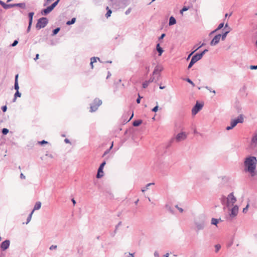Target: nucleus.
Listing matches in <instances>:
<instances>
[{"label": "nucleus", "mask_w": 257, "mask_h": 257, "mask_svg": "<svg viewBox=\"0 0 257 257\" xmlns=\"http://www.w3.org/2000/svg\"><path fill=\"white\" fill-rule=\"evenodd\" d=\"M176 23V21L175 18L173 16H171L169 19V25L170 26L173 25Z\"/></svg>", "instance_id": "nucleus-23"}, {"label": "nucleus", "mask_w": 257, "mask_h": 257, "mask_svg": "<svg viewBox=\"0 0 257 257\" xmlns=\"http://www.w3.org/2000/svg\"><path fill=\"white\" fill-rule=\"evenodd\" d=\"M60 0H57L56 2H55L53 4L51 5V6L55 8L56 6L58 5V3L59 2Z\"/></svg>", "instance_id": "nucleus-43"}, {"label": "nucleus", "mask_w": 257, "mask_h": 257, "mask_svg": "<svg viewBox=\"0 0 257 257\" xmlns=\"http://www.w3.org/2000/svg\"><path fill=\"white\" fill-rule=\"evenodd\" d=\"M64 141H65V142L66 143H70V141H69V140L68 139H65Z\"/></svg>", "instance_id": "nucleus-61"}, {"label": "nucleus", "mask_w": 257, "mask_h": 257, "mask_svg": "<svg viewBox=\"0 0 257 257\" xmlns=\"http://www.w3.org/2000/svg\"><path fill=\"white\" fill-rule=\"evenodd\" d=\"M158 110V105H156L155 107H154L153 109H152V111L156 112V111H157V110Z\"/></svg>", "instance_id": "nucleus-48"}, {"label": "nucleus", "mask_w": 257, "mask_h": 257, "mask_svg": "<svg viewBox=\"0 0 257 257\" xmlns=\"http://www.w3.org/2000/svg\"><path fill=\"white\" fill-rule=\"evenodd\" d=\"M205 88L206 89H207V90H208L209 91L212 92H213L214 94L215 93V90H212V91L210 87H209L208 86H205Z\"/></svg>", "instance_id": "nucleus-49"}, {"label": "nucleus", "mask_w": 257, "mask_h": 257, "mask_svg": "<svg viewBox=\"0 0 257 257\" xmlns=\"http://www.w3.org/2000/svg\"><path fill=\"white\" fill-rule=\"evenodd\" d=\"M217 30H216V29L215 30H214V31H212V32L210 33L209 36H210V35H212V34H214V33H215V32H217Z\"/></svg>", "instance_id": "nucleus-59"}, {"label": "nucleus", "mask_w": 257, "mask_h": 257, "mask_svg": "<svg viewBox=\"0 0 257 257\" xmlns=\"http://www.w3.org/2000/svg\"><path fill=\"white\" fill-rule=\"evenodd\" d=\"M155 81L156 82L157 81V79L155 80V78L154 76H151L149 80H148V82H149V83L154 82Z\"/></svg>", "instance_id": "nucleus-36"}, {"label": "nucleus", "mask_w": 257, "mask_h": 257, "mask_svg": "<svg viewBox=\"0 0 257 257\" xmlns=\"http://www.w3.org/2000/svg\"><path fill=\"white\" fill-rule=\"evenodd\" d=\"M175 207L179 210L180 212H182L183 211V209L182 208L179 207L178 205H176Z\"/></svg>", "instance_id": "nucleus-54"}, {"label": "nucleus", "mask_w": 257, "mask_h": 257, "mask_svg": "<svg viewBox=\"0 0 257 257\" xmlns=\"http://www.w3.org/2000/svg\"><path fill=\"white\" fill-rule=\"evenodd\" d=\"M250 69H252V70H253V69H257V65H255H255H251L250 66Z\"/></svg>", "instance_id": "nucleus-52"}, {"label": "nucleus", "mask_w": 257, "mask_h": 257, "mask_svg": "<svg viewBox=\"0 0 257 257\" xmlns=\"http://www.w3.org/2000/svg\"><path fill=\"white\" fill-rule=\"evenodd\" d=\"M184 80L186 81L188 83H189L193 87L195 86V84L193 83V82L189 78H186L184 79Z\"/></svg>", "instance_id": "nucleus-32"}, {"label": "nucleus", "mask_w": 257, "mask_h": 257, "mask_svg": "<svg viewBox=\"0 0 257 257\" xmlns=\"http://www.w3.org/2000/svg\"><path fill=\"white\" fill-rule=\"evenodd\" d=\"M128 257H134L133 253H129Z\"/></svg>", "instance_id": "nucleus-62"}, {"label": "nucleus", "mask_w": 257, "mask_h": 257, "mask_svg": "<svg viewBox=\"0 0 257 257\" xmlns=\"http://www.w3.org/2000/svg\"><path fill=\"white\" fill-rule=\"evenodd\" d=\"M169 253H166L164 255V257H169Z\"/></svg>", "instance_id": "nucleus-64"}, {"label": "nucleus", "mask_w": 257, "mask_h": 257, "mask_svg": "<svg viewBox=\"0 0 257 257\" xmlns=\"http://www.w3.org/2000/svg\"><path fill=\"white\" fill-rule=\"evenodd\" d=\"M194 134L197 135L202 136V134L198 132L196 129L194 130Z\"/></svg>", "instance_id": "nucleus-53"}, {"label": "nucleus", "mask_w": 257, "mask_h": 257, "mask_svg": "<svg viewBox=\"0 0 257 257\" xmlns=\"http://www.w3.org/2000/svg\"><path fill=\"white\" fill-rule=\"evenodd\" d=\"M54 8L51 5L47 7V8L43 9L41 11V14L43 16H46L52 12Z\"/></svg>", "instance_id": "nucleus-13"}, {"label": "nucleus", "mask_w": 257, "mask_h": 257, "mask_svg": "<svg viewBox=\"0 0 257 257\" xmlns=\"http://www.w3.org/2000/svg\"><path fill=\"white\" fill-rule=\"evenodd\" d=\"M38 143L40 145H43V144H48V142H47L45 140H43L42 141L38 142Z\"/></svg>", "instance_id": "nucleus-44"}, {"label": "nucleus", "mask_w": 257, "mask_h": 257, "mask_svg": "<svg viewBox=\"0 0 257 257\" xmlns=\"http://www.w3.org/2000/svg\"><path fill=\"white\" fill-rule=\"evenodd\" d=\"M204 45V43H202L200 46H199L198 48H197L196 49H195L193 52H192L187 57V60H189L191 57V56L198 49H199L201 47L203 46Z\"/></svg>", "instance_id": "nucleus-26"}, {"label": "nucleus", "mask_w": 257, "mask_h": 257, "mask_svg": "<svg viewBox=\"0 0 257 257\" xmlns=\"http://www.w3.org/2000/svg\"><path fill=\"white\" fill-rule=\"evenodd\" d=\"M75 21H76V19L75 18H73L71 19V21H69L67 22L66 24L67 25H70L73 24L75 22Z\"/></svg>", "instance_id": "nucleus-31"}, {"label": "nucleus", "mask_w": 257, "mask_h": 257, "mask_svg": "<svg viewBox=\"0 0 257 257\" xmlns=\"http://www.w3.org/2000/svg\"><path fill=\"white\" fill-rule=\"evenodd\" d=\"M165 36V34H162L161 36L159 38V40L163 39Z\"/></svg>", "instance_id": "nucleus-55"}, {"label": "nucleus", "mask_w": 257, "mask_h": 257, "mask_svg": "<svg viewBox=\"0 0 257 257\" xmlns=\"http://www.w3.org/2000/svg\"><path fill=\"white\" fill-rule=\"evenodd\" d=\"M243 121V117L242 114L239 115L237 118L233 119L230 122V125L226 127L227 130H230L236 125L238 123H242Z\"/></svg>", "instance_id": "nucleus-4"}, {"label": "nucleus", "mask_w": 257, "mask_h": 257, "mask_svg": "<svg viewBox=\"0 0 257 257\" xmlns=\"http://www.w3.org/2000/svg\"><path fill=\"white\" fill-rule=\"evenodd\" d=\"M105 164H106V163L105 161H104L100 164V165L98 169L97 174L96 175V177L97 178H100L103 176V168Z\"/></svg>", "instance_id": "nucleus-11"}, {"label": "nucleus", "mask_w": 257, "mask_h": 257, "mask_svg": "<svg viewBox=\"0 0 257 257\" xmlns=\"http://www.w3.org/2000/svg\"><path fill=\"white\" fill-rule=\"evenodd\" d=\"M187 134L185 132H181L178 134L176 137L172 138L170 141V143L175 140L177 142H180L185 140L187 138Z\"/></svg>", "instance_id": "nucleus-6"}, {"label": "nucleus", "mask_w": 257, "mask_h": 257, "mask_svg": "<svg viewBox=\"0 0 257 257\" xmlns=\"http://www.w3.org/2000/svg\"><path fill=\"white\" fill-rule=\"evenodd\" d=\"M141 98L142 97L139 94V97L137 99V100H136L137 103H140V100H141Z\"/></svg>", "instance_id": "nucleus-56"}, {"label": "nucleus", "mask_w": 257, "mask_h": 257, "mask_svg": "<svg viewBox=\"0 0 257 257\" xmlns=\"http://www.w3.org/2000/svg\"><path fill=\"white\" fill-rule=\"evenodd\" d=\"M194 222L197 231L202 230L206 223V217L204 215H200L194 219Z\"/></svg>", "instance_id": "nucleus-2"}, {"label": "nucleus", "mask_w": 257, "mask_h": 257, "mask_svg": "<svg viewBox=\"0 0 257 257\" xmlns=\"http://www.w3.org/2000/svg\"><path fill=\"white\" fill-rule=\"evenodd\" d=\"M111 13H112L111 11L110 10H108L107 11L106 14H105L106 17L107 18L109 17H110V15H111Z\"/></svg>", "instance_id": "nucleus-40"}, {"label": "nucleus", "mask_w": 257, "mask_h": 257, "mask_svg": "<svg viewBox=\"0 0 257 257\" xmlns=\"http://www.w3.org/2000/svg\"><path fill=\"white\" fill-rule=\"evenodd\" d=\"M57 245H52L50 247L49 249H50V250H53V249H54L57 248Z\"/></svg>", "instance_id": "nucleus-46"}, {"label": "nucleus", "mask_w": 257, "mask_h": 257, "mask_svg": "<svg viewBox=\"0 0 257 257\" xmlns=\"http://www.w3.org/2000/svg\"><path fill=\"white\" fill-rule=\"evenodd\" d=\"M29 18H30V20H29V26H28V32H29L30 31L31 26V24L32 23V13H30L29 14Z\"/></svg>", "instance_id": "nucleus-22"}, {"label": "nucleus", "mask_w": 257, "mask_h": 257, "mask_svg": "<svg viewBox=\"0 0 257 257\" xmlns=\"http://www.w3.org/2000/svg\"><path fill=\"white\" fill-rule=\"evenodd\" d=\"M48 23V20L47 18L42 17L39 19L36 25V28L39 30L44 28Z\"/></svg>", "instance_id": "nucleus-5"}, {"label": "nucleus", "mask_w": 257, "mask_h": 257, "mask_svg": "<svg viewBox=\"0 0 257 257\" xmlns=\"http://www.w3.org/2000/svg\"><path fill=\"white\" fill-rule=\"evenodd\" d=\"M32 215V212L28 216V217L27 218V222H26V224H28L30 221Z\"/></svg>", "instance_id": "nucleus-37"}, {"label": "nucleus", "mask_w": 257, "mask_h": 257, "mask_svg": "<svg viewBox=\"0 0 257 257\" xmlns=\"http://www.w3.org/2000/svg\"><path fill=\"white\" fill-rule=\"evenodd\" d=\"M238 212V207L234 205L231 209L230 215L236 216Z\"/></svg>", "instance_id": "nucleus-17"}, {"label": "nucleus", "mask_w": 257, "mask_h": 257, "mask_svg": "<svg viewBox=\"0 0 257 257\" xmlns=\"http://www.w3.org/2000/svg\"><path fill=\"white\" fill-rule=\"evenodd\" d=\"M219 222V220L214 218H212L211 219V224L213 225H216Z\"/></svg>", "instance_id": "nucleus-30"}, {"label": "nucleus", "mask_w": 257, "mask_h": 257, "mask_svg": "<svg viewBox=\"0 0 257 257\" xmlns=\"http://www.w3.org/2000/svg\"><path fill=\"white\" fill-rule=\"evenodd\" d=\"M2 110H3V111L4 112H5L7 111V107L6 105H5V106H3L2 107Z\"/></svg>", "instance_id": "nucleus-50"}, {"label": "nucleus", "mask_w": 257, "mask_h": 257, "mask_svg": "<svg viewBox=\"0 0 257 257\" xmlns=\"http://www.w3.org/2000/svg\"><path fill=\"white\" fill-rule=\"evenodd\" d=\"M149 84V82H148V81H145V82H144L143 83V88H146L148 86Z\"/></svg>", "instance_id": "nucleus-33"}, {"label": "nucleus", "mask_w": 257, "mask_h": 257, "mask_svg": "<svg viewBox=\"0 0 257 257\" xmlns=\"http://www.w3.org/2000/svg\"><path fill=\"white\" fill-rule=\"evenodd\" d=\"M163 70V67L161 65H157L153 71V75H157L158 74V76L157 78V80H159L160 77V72Z\"/></svg>", "instance_id": "nucleus-10"}, {"label": "nucleus", "mask_w": 257, "mask_h": 257, "mask_svg": "<svg viewBox=\"0 0 257 257\" xmlns=\"http://www.w3.org/2000/svg\"><path fill=\"white\" fill-rule=\"evenodd\" d=\"M0 4L3 6V7L5 9H8L12 7H14L15 5H12L11 4L7 5L5 3L0 1Z\"/></svg>", "instance_id": "nucleus-18"}, {"label": "nucleus", "mask_w": 257, "mask_h": 257, "mask_svg": "<svg viewBox=\"0 0 257 257\" xmlns=\"http://www.w3.org/2000/svg\"><path fill=\"white\" fill-rule=\"evenodd\" d=\"M18 76L19 75L17 74L15 77V89L18 91L19 90V87L18 85Z\"/></svg>", "instance_id": "nucleus-24"}, {"label": "nucleus", "mask_w": 257, "mask_h": 257, "mask_svg": "<svg viewBox=\"0 0 257 257\" xmlns=\"http://www.w3.org/2000/svg\"><path fill=\"white\" fill-rule=\"evenodd\" d=\"M220 248H221V245L220 244H216L215 245V252H217L219 250Z\"/></svg>", "instance_id": "nucleus-35"}, {"label": "nucleus", "mask_w": 257, "mask_h": 257, "mask_svg": "<svg viewBox=\"0 0 257 257\" xmlns=\"http://www.w3.org/2000/svg\"><path fill=\"white\" fill-rule=\"evenodd\" d=\"M156 50L159 53V56H161L163 52H164V50L163 49L160 47V44H158L156 46Z\"/></svg>", "instance_id": "nucleus-21"}, {"label": "nucleus", "mask_w": 257, "mask_h": 257, "mask_svg": "<svg viewBox=\"0 0 257 257\" xmlns=\"http://www.w3.org/2000/svg\"><path fill=\"white\" fill-rule=\"evenodd\" d=\"M203 107V105L197 102L196 105L192 108V112H198Z\"/></svg>", "instance_id": "nucleus-15"}, {"label": "nucleus", "mask_w": 257, "mask_h": 257, "mask_svg": "<svg viewBox=\"0 0 257 257\" xmlns=\"http://www.w3.org/2000/svg\"><path fill=\"white\" fill-rule=\"evenodd\" d=\"M110 76H111V73L109 72H108L106 78L108 79Z\"/></svg>", "instance_id": "nucleus-63"}, {"label": "nucleus", "mask_w": 257, "mask_h": 257, "mask_svg": "<svg viewBox=\"0 0 257 257\" xmlns=\"http://www.w3.org/2000/svg\"><path fill=\"white\" fill-rule=\"evenodd\" d=\"M18 43V41L15 40L14 42V43L12 44V46L14 47V46H16L17 45Z\"/></svg>", "instance_id": "nucleus-58"}, {"label": "nucleus", "mask_w": 257, "mask_h": 257, "mask_svg": "<svg viewBox=\"0 0 257 257\" xmlns=\"http://www.w3.org/2000/svg\"><path fill=\"white\" fill-rule=\"evenodd\" d=\"M2 133L4 135H7L9 133V130L6 128H4L2 130Z\"/></svg>", "instance_id": "nucleus-41"}, {"label": "nucleus", "mask_w": 257, "mask_h": 257, "mask_svg": "<svg viewBox=\"0 0 257 257\" xmlns=\"http://www.w3.org/2000/svg\"><path fill=\"white\" fill-rule=\"evenodd\" d=\"M220 39L221 34H218L216 35L211 41L210 43V45L212 46L216 45L219 42Z\"/></svg>", "instance_id": "nucleus-12"}, {"label": "nucleus", "mask_w": 257, "mask_h": 257, "mask_svg": "<svg viewBox=\"0 0 257 257\" xmlns=\"http://www.w3.org/2000/svg\"><path fill=\"white\" fill-rule=\"evenodd\" d=\"M142 122V121L141 120H140V119H138V120H135L134 122H133V125L134 126H139L140 124H141Z\"/></svg>", "instance_id": "nucleus-27"}, {"label": "nucleus", "mask_w": 257, "mask_h": 257, "mask_svg": "<svg viewBox=\"0 0 257 257\" xmlns=\"http://www.w3.org/2000/svg\"><path fill=\"white\" fill-rule=\"evenodd\" d=\"M15 97H20L21 96V93L19 92V91H17L15 95Z\"/></svg>", "instance_id": "nucleus-51"}, {"label": "nucleus", "mask_w": 257, "mask_h": 257, "mask_svg": "<svg viewBox=\"0 0 257 257\" xmlns=\"http://www.w3.org/2000/svg\"><path fill=\"white\" fill-rule=\"evenodd\" d=\"M221 202L222 204H226V202H227V197L226 198L225 196H223L221 197Z\"/></svg>", "instance_id": "nucleus-29"}, {"label": "nucleus", "mask_w": 257, "mask_h": 257, "mask_svg": "<svg viewBox=\"0 0 257 257\" xmlns=\"http://www.w3.org/2000/svg\"><path fill=\"white\" fill-rule=\"evenodd\" d=\"M10 241L9 240H6L3 241L1 245V247L3 250H6L9 248L10 246Z\"/></svg>", "instance_id": "nucleus-16"}, {"label": "nucleus", "mask_w": 257, "mask_h": 257, "mask_svg": "<svg viewBox=\"0 0 257 257\" xmlns=\"http://www.w3.org/2000/svg\"><path fill=\"white\" fill-rule=\"evenodd\" d=\"M200 57H201V55H197V54H196L195 55H194L191 60V61L188 66V69H190L192 67V66L196 62H197L198 61H199V60L201 59L200 58Z\"/></svg>", "instance_id": "nucleus-9"}, {"label": "nucleus", "mask_w": 257, "mask_h": 257, "mask_svg": "<svg viewBox=\"0 0 257 257\" xmlns=\"http://www.w3.org/2000/svg\"><path fill=\"white\" fill-rule=\"evenodd\" d=\"M229 31H230L229 30H228L227 31L225 32L224 33H223L222 35H221V39L222 41H224L225 39L226 36L228 34V33L229 32Z\"/></svg>", "instance_id": "nucleus-28"}, {"label": "nucleus", "mask_w": 257, "mask_h": 257, "mask_svg": "<svg viewBox=\"0 0 257 257\" xmlns=\"http://www.w3.org/2000/svg\"><path fill=\"white\" fill-rule=\"evenodd\" d=\"M224 26V23H220L218 27L216 28V30L218 31L220 29H222Z\"/></svg>", "instance_id": "nucleus-39"}, {"label": "nucleus", "mask_w": 257, "mask_h": 257, "mask_svg": "<svg viewBox=\"0 0 257 257\" xmlns=\"http://www.w3.org/2000/svg\"><path fill=\"white\" fill-rule=\"evenodd\" d=\"M154 184H155L154 183H150L147 184L146 185L145 187L142 188V189H141L142 192H145L147 190H148L149 189V186H150L151 185H153Z\"/></svg>", "instance_id": "nucleus-25"}, {"label": "nucleus", "mask_w": 257, "mask_h": 257, "mask_svg": "<svg viewBox=\"0 0 257 257\" xmlns=\"http://www.w3.org/2000/svg\"><path fill=\"white\" fill-rule=\"evenodd\" d=\"M248 148L252 151L257 152V131L252 135Z\"/></svg>", "instance_id": "nucleus-3"}, {"label": "nucleus", "mask_w": 257, "mask_h": 257, "mask_svg": "<svg viewBox=\"0 0 257 257\" xmlns=\"http://www.w3.org/2000/svg\"><path fill=\"white\" fill-rule=\"evenodd\" d=\"M97 60H98L99 61H100L99 58L93 57H92L91 58V59H90V60H91L90 66H91V67L92 69L93 68V64L94 63L96 62Z\"/></svg>", "instance_id": "nucleus-19"}, {"label": "nucleus", "mask_w": 257, "mask_h": 257, "mask_svg": "<svg viewBox=\"0 0 257 257\" xmlns=\"http://www.w3.org/2000/svg\"><path fill=\"white\" fill-rule=\"evenodd\" d=\"M154 256H155V257H159V254L157 251H155Z\"/></svg>", "instance_id": "nucleus-57"}, {"label": "nucleus", "mask_w": 257, "mask_h": 257, "mask_svg": "<svg viewBox=\"0 0 257 257\" xmlns=\"http://www.w3.org/2000/svg\"><path fill=\"white\" fill-rule=\"evenodd\" d=\"M41 207V202L40 201H38L35 204L34 207H33V212L35 210H39Z\"/></svg>", "instance_id": "nucleus-20"}, {"label": "nucleus", "mask_w": 257, "mask_h": 257, "mask_svg": "<svg viewBox=\"0 0 257 257\" xmlns=\"http://www.w3.org/2000/svg\"><path fill=\"white\" fill-rule=\"evenodd\" d=\"M46 156H48V157H49L50 158H53V156H52V154H46Z\"/></svg>", "instance_id": "nucleus-60"}, {"label": "nucleus", "mask_w": 257, "mask_h": 257, "mask_svg": "<svg viewBox=\"0 0 257 257\" xmlns=\"http://www.w3.org/2000/svg\"><path fill=\"white\" fill-rule=\"evenodd\" d=\"M60 28H57L56 29H54L53 31V35H56L60 31Z\"/></svg>", "instance_id": "nucleus-34"}, {"label": "nucleus", "mask_w": 257, "mask_h": 257, "mask_svg": "<svg viewBox=\"0 0 257 257\" xmlns=\"http://www.w3.org/2000/svg\"><path fill=\"white\" fill-rule=\"evenodd\" d=\"M131 10H132L131 8H128V9L125 11V15H128V14L131 13Z\"/></svg>", "instance_id": "nucleus-47"}, {"label": "nucleus", "mask_w": 257, "mask_h": 257, "mask_svg": "<svg viewBox=\"0 0 257 257\" xmlns=\"http://www.w3.org/2000/svg\"><path fill=\"white\" fill-rule=\"evenodd\" d=\"M188 9V7H184L182 10H180V14L183 15V12L187 11Z\"/></svg>", "instance_id": "nucleus-38"}, {"label": "nucleus", "mask_w": 257, "mask_h": 257, "mask_svg": "<svg viewBox=\"0 0 257 257\" xmlns=\"http://www.w3.org/2000/svg\"><path fill=\"white\" fill-rule=\"evenodd\" d=\"M248 206H249V204H248L246 206V207L243 209L242 211H243V213H246L247 212V211L248 210Z\"/></svg>", "instance_id": "nucleus-45"}, {"label": "nucleus", "mask_w": 257, "mask_h": 257, "mask_svg": "<svg viewBox=\"0 0 257 257\" xmlns=\"http://www.w3.org/2000/svg\"><path fill=\"white\" fill-rule=\"evenodd\" d=\"M208 51V50L207 49H205L202 52H201V53L200 54H197V55H201V57H200V58L201 59L203 56V55Z\"/></svg>", "instance_id": "nucleus-42"}, {"label": "nucleus", "mask_w": 257, "mask_h": 257, "mask_svg": "<svg viewBox=\"0 0 257 257\" xmlns=\"http://www.w3.org/2000/svg\"><path fill=\"white\" fill-rule=\"evenodd\" d=\"M102 104L101 100L96 98L90 106V109L92 112L95 111L97 110L98 107Z\"/></svg>", "instance_id": "nucleus-8"}, {"label": "nucleus", "mask_w": 257, "mask_h": 257, "mask_svg": "<svg viewBox=\"0 0 257 257\" xmlns=\"http://www.w3.org/2000/svg\"><path fill=\"white\" fill-rule=\"evenodd\" d=\"M54 8L51 5L47 7V8L43 9L41 11V14L43 16H46L52 12Z\"/></svg>", "instance_id": "nucleus-14"}, {"label": "nucleus", "mask_w": 257, "mask_h": 257, "mask_svg": "<svg viewBox=\"0 0 257 257\" xmlns=\"http://www.w3.org/2000/svg\"><path fill=\"white\" fill-rule=\"evenodd\" d=\"M236 199L233 193H230L227 197L226 207H229L233 205L235 203Z\"/></svg>", "instance_id": "nucleus-7"}, {"label": "nucleus", "mask_w": 257, "mask_h": 257, "mask_svg": "<svg viewBox=\"0 0 257 257\" xmlns=\"http://www.w3.org/2000/svg\"><path fill=\"white\" fill-rule=\"evenodd\" d=\"M244 165L245 171L249 172L251 177L257 175V171H256L257 159L255 157L249 156L247 157L244 162Z\"/></svg>", "instance_id": "nucleus-1"}]
</instances>
